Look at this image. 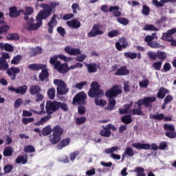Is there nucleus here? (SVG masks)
Returning a JSON list of instances; mask_svg holds the SVG:
<instances>
[{"instance_id":"obj_1","label":"nucleus","mask_w":176,"mask_h":176,"mask_svg":"<svg viewBox=\"0 0 176 176\" xmlns=\"http://www.w3.org/2000/svg\"><path fill=\"white\" fill-rule=\"evenodd\" d=\"M57 6H60L59 2H52L50 4L41 3L40 8L43 10H40L36 16L37 23H34V18H30L23 25L25 30L26 31H36L38 28H41L43 24L42 20H46L53 13H56Z\"/></svg>"},{"instance_id":"obj_2","label":"nucleus","mask_w":176,"mask_h":176,"mask_svg":"<svg viewBox=\"0 0 176 176\" xmlns=\"http://www.w3.org/2000/svg\"><path fill=\"white\" fill-rule=\"evenodd\" d=\"M41 134L44 137L50 135L49 141L50 144H52V145H56V144H57L59 141H61V137L63 136V134H64V129H63L60 125H56L52 129V126L47 125L42 129Z\"/></svg>"},{"instance_id":"obj_3","label":"nucleus","mask_w":176,"mask_h":176,"mask_svg":"<svg viewBox=\"0 0 176 176\" xmlns=\"http://www.w3.org/2000/svg\"><path fill=\"white\" fill-rule=\"evenodd\" d=\"M10 58L9 53H5L0 58V71H7L6 74L10 76L11 80H15L17 74H20V68L12 67L9 69V63L6 62V59Z\"/></svg>"},{"instance_id":"obj_4","label":"nucleus","mask_w":176,"mask_h":176,"mask_svg":"<svg viewBox=\"0 0 176 176\" xmlns=\"http://www.w3.org/2000/svg\"><path fill=\"white\" fill-rule=\"evenodd\" d=\"M60 109L64 112H67L68 111V104L56 100H47L46 102L45 110L47 115H53L54 112H57Z\"/></svg>"},{"instance_id":"obj_5","label":"nucleus","mask_w":176,"mask_h":176,"mask_svg":"<svg viewBox=\"0 0 176 176\" xmlns=\"http://www.w3.org/2000/svg\"><path fill=\"white\" fill-rule=\"evenodd\" d=\"M88 96L91 97V98H94V97L101 98L104 96V91H102V89H100V85L97 81H94L91 83Z\"/></svg>"},{"instance_id":"obj_6","label":"nucleus","mask_w":176,"mask_h":176,"mask_svg":"<svg viewBox=\"0 0 176 176\" xmlns=\"http://www.w3.org/2000/svg\"><path fill=\"white\" fill-rule=\"evenodd\" d=\"M54 84L57 86L56 91L58 96H65L69 91V88L67 87V84L63 80L55 79Z\"/></svg>"},{"instance_id":"obj_7","label":"nucleus","mask_w":176,"mask_h":176,"mask_svg":"<svg viewBox=\"0 0 176 176\" xmlns=\"http://www.w3.org/2000/svg\"><path fill=\"white\" fill-rule=\"evenodd\" d=\"M131 146L138 150L144 149V151H148L149 149H151V151H157V149H159V146H157V144L155 143L149 144L148 143L143 144L140 142H135L133 143Z\"/></svg>"},{"instance_id":"obj_8","label":"nucleus","mask_w":176,"mask_h":176,"mask_svg":"<svg viewBox=\"0 0 176 176\" xmlns=\"http://www.w3.org/2000/svg\"><path fill=\"white\" fill-rule=\"evenodd\" d=\"M155 101H156V97L149 96L138 100L136 104H138V108H142V105H144L146 108L152 109V102H155Z\"/></svg>"},{"instance_id":"obj_9","label":"nucleus","mask_w":176,"mask_h":176,"mask_svg":"<svg viewBox=\"0 0 176 176\" xmlns=\"http://www.w3.org/2000/svg\"><path fill=\"white\" fill-rule=\"evenodd\" d=\"M116 131V126L112 124H108L105 126H102V129L99 132V134L101 137H105L106 138H109L111 135H112V132L111 131Z\"/></svg>"},{"instance_id":"obj_10","label":"nucleus","mask_w":176,"mask_h":176,"mask_svg":"<svg viewBox=\"0 0 176 176\" xmlns=\"http://www.w3.org/2000/svg\"><path fill=\"white\" fill-rule=\"evenodd\" d=\"M87 95L84 91L77 94L73 98V105H86Z\"/></svg>"},{"instance_id":"obj_11","label":"nucleus","mask_w":176,"mask_h":176,"mask_svg":"<svg viewBox=\"0 0 176 176\" xmlns=\"http://www.w3.org/2000/svg\"><path fill=\"white\" fill-rule=\"evenodd\" d=\"M174 34H176V28L170 29L167 30L166 32H164L161 39L162 41H165L166 42H170L174 38V36H173Z\"/></svg>"},{"instance_id":"obj_12","label":"nucleus","mask_w":176,"mask_h":176,"mask_svg":"<svg viewBox=\"0 0 176 176\" xmlns=\"http://www.w3.org/2000/svg\"><path fill=\"white\" fill-rule=\"evenodd\" d=\"M104 32L100 29V25L95 24L94 25L92 30L88 32L87 36L89 38H94V36H97V35H102Z\"/></svg>"},{"instance_id":"obj_13","label":"nucleus","mask_w":176,"mask_h":176,"mask_svg":"<svg viewBox=\"0 0 176 176\" xmlns=\"http://www.w3.org/2000/svg\"><path fill=\"white\" fill-rule=\"evenodd\" d=\"M56 71H58L60 74H67L69 72L68 63H65L61 64V62H58L54 67Z\"/></svg>"},{"instance_id":"obj_14","label":"nucleus","mask_w":176,"mask_h":176,"mask_svg":"<svg viewBox=\"0 0 176 176\" xmlns=\"http://www.w3.org/2000/svg\"><path fill=\"white\" fill-rule=\"evenodd\" d=\"M48 32L53 34V30L54 27L57 26V14H54L50 22L47 23Z\"/></svg>"},{"instance_id":"obj_15","label":"nucleus","mask_w":176,"mask_h":176,"mask_svg":"<svg viewBox=\"0 0 176 176\" xmlns=\"http://www.w3.org/2000/svg\"><path fill=\"white\" fill-rule=\"evenodd\" d=\"M65 52L70 56H79L80 54V49L72 48L70 46H67L65 48Z\"/></svg>"},{"instance_id":"obj_16","label":"nucleus","mask_w":176,"mask_h":176,"mask_svg":"<svg viewBox=\"0 0 176 176\" xmlns=\"http://www.w3.org/2000/svg\"><path fill=\"white\" fill-rule=\"evenodd\" d=\"M9 10H10L9 16H10V17H12V19L19 17V16H20V14L21 13V12H23V10H19L17 11V7H16V6L10 8Z\"/></svg>"},{"instance_id":"obj_17","label":"nucleus","mask_w":176,"mask_h":176,"mask_svg":"<svg viewBox=\"0 0 176 176\" xmlns=\"http://www.w3.org/2000/svg\"><path fill=\"white\" fill-rule=\"evenodd\" d=\"M47 67V66L46 65H43V64L32 63V64H30L29 66H28V68L31 71H39L41 69H43L44 68H46Z\"/></svg>"},{"instance_id":"obj_18","label":"nucleus","mask_w":176,"mask_h":176,"mask_svg":"<svg viewBox=\"0 0 176 176\" xmlns=\"http://www.w3.org/2000/svg\"><path fill=\"white\" fill-rule=\"evenodd\" d=\"M121 42H122V45H121L120 43H119V42L116 43V49L117 50H118V52H122V49H126V47H127V46H129V43H127V41H126L125 38H122L121 39Z\"/></svg>"},{"instance_id":"obj_19","label":"nucleus","mask_w":176,"mask_h":176,"mask_svg":"<svg viewBox=\"0 0 176 176\" xmlns=\"http://www.w3.org/2000/svg\"><path fill=\"white\" fill-rule=\"evenodd\" d=\"M130 74V71L127 69V67L126 66H122L120 69H118L115 75L116 76H123L126 75H129Z\"/></svg>"},{"instance_id":"obj_20","label":"nucleus","mask_w":176,"mask_h":176,"mask_svg":"<svg viewBox=\"0 0 176 176\" xmlns=\"http://www.w3.org/2000/svg\"><path fill=\"white\" fill-rule=\"evenodd\" d=\"M70 142H71V140L69 138L63 139L60 142V141L58 142V145L56 146V148L60 151L63 149V148H65V146H68Z\"/></svg>"},{"instance_id":"obj_21","label":"nucleus","mask_w":176,"mask_h":176,"mask_svg":"<svg viewBox=\"0 0 176 176\" xmlns=\"http://www.w3.org/2000/svg\"><path fill=\"white\" fill-rule=\"evenodd\" d=\"M67 25L71 28L78 29L80 28V21L76 19H72L66 22Z\"/></svg>"},{"instance_id":"obj_22","label":"nucleus","mask_w":176,"mask_h":176,"mask_svg":"<svg viewBox=\"0 0 176 176\" xmlns=\"http://www.w3.org/2000/svg\"><path fill=\"white\" fill-rule=\"evenodd\" d=\"M89 74H96L97 72V65L96 63H89L87 64L84 63Z\"/></svg>"},{"instance_id":"obj_23","label":"nucleus","mask_w":176,"mask_h":176,"mask_svg":"<svg viewBox=\"0 0 176 176\" xmlns=\"http://www.w3.org/2000/svg\"><path fill=\"white\" fill-rule=\"evenodd\" d=\"M120 8L118 6H110L109 9V12H113V15L114 17H120L122 16V12L119 11Z\"/></svg>"},{"instance_id":"obj_24","label":"nucleus","mask_w":176,"mask_h":176,"mask_svg":"<svg viewBox=\"0 0 176 176\" xmlns=\"http://www.w3.org/2000/svg\"><path fill=\"white\" fill-rule=\"evenodd\" d=\"M41 91L42 89L38 85H32L29 89V92L32 96H35L36 94L41 93Z\"/></svg>"},{"instance_id":"obj_25","label":"nucleus","mask_w":176,"mask_h":176,"mask_svg":"<svg viewBox=\"0 0 176 176\" xmlns=\"http://www.w3.org/2000/svg\"><path fill=\"white\" fill-rule=\"evenodd\" d=\"M170 93V91L168 89H166L164 87H161L159 89L158 92L157 94V98H160L161 100H163L164 97H166V94H168Z\"/></svg>"},{"instance_id":"obj_26","label":"nucleus","mask_w":176,"mask_h":176,"mask_svg":"<svg viewBox=\"0 0 176 176\" xmlns=\"http://www.w3.org/2000/svg\"><path fill=\"white\" fill-rule=\"evenodd\" d=\"M41 72L38 74V78L41 82H45L49 78V71L46 68L41 69Z\"/></svg>"},{"instance_id":"obj_27","label":"nucleus","mask_w":176,"mask_h":176,"mask_svg":"<svg viewBox=\"0 0 176 176\" xmlns=\"http://www.w3.org/2000/svg\"><path fill=\"white\" fill-rule=\"evenodd\" d=\"M48 115V114H47ZM52 119V116L48 115L45 117L41 118L37 122H34L35 126H42V124H45L47 120H50Z\"/></svg>"},{"instance_id":"obj_28","label":"nucleus","mask_w":176,"mask_h":176,"mask_svg":"<svg viewBox=\"0 0 176 176\" xmlns=\"http://www.w3.org/2000/svg\"><path fill=\"white\" fill-rule=\"evenodd\" d=\"M143 31H154L157 32V31H159V28L153 24H146L143 28Z\"/></svg>"},{"instance_id":"obj_29","label":"nucleus","mask_w":176,"mask_h":176,"mask_svg":"<svg viewBox=\"0 0 176 176\" xmlns=\"http://www.w3.org/2000/svg\"><path fill=\"white\" fill-rule=\"evenodd\" d=\"M157 58H158V60H160V61L163 63V61H164L166 60V58H167V53H166L165 52H162V51H157Z\"/></svg>"},{"instance_id":"obj_30","label":"nucleus","mask_w":176,"mask_h":176,"mask_svg":"<svg viewBox=\"0 0 176 176\" xmlns=\"http://www.w3.org/2000/svg\"><path fill=\"white\" fill-rule=\"evenodd\" d=\"M121 122L124 123V124H130L133 122V118H131V115H125L121 118Z\"/></svg>"},{"instance_id":"obj_31","label":"nucleus","mask_w":176,"mask_h":176,"mask_svg":"<svg viewBox=\"0 0 176 176\" xmlns=\"http://www.w3.org/2000/svg\"><path fill=\"white\" fill-rule=\"evenodd\" d=\"M0 48L4 49L6 52H13L14 50V48L13 47V46H12V45L9 43H6V44L0 43Z\"/></svg>"},{"instance_id":"obj_32","label":"nucleus","mask_w":176,"mask_h":176,"mask_svg":"<svg viewBox=\"0 0 176 176\" xmlns=\"http://www.w3.org/2000/svg\"><path fill=\"white\" fill-rule=\"evenodd\" d=\"M116 105V100L115 99H109V104L106 107L107 111H113V108H115Z\"/></svg>"},{"instance_id":"obj_33","label":"nucleus","mask_w":176,"mask_h":176,"mask_svg":"<svg viewBox=\"0 0 176 176\" xmlns=\"http://www.w3.org/2000/svg\"><path fill=\"white\" fill-rule=\"evenodd\" d=\"M6 39H8V41H19L20 36L17 33H10L7 35Z\"/></svg>"},{"instance_id":"obj_34","label":"nucleus","mask_w":176,"mask_h":176,"mask_svg":"<svg viewBox=\"0 0 176 176\" xmlns=\"http://www.w3.org/2000/svg\"><path fill=\"white\" fill-rule=\"evenodd\" d=\"M149 118L153 119V120H159L160 122L164 119V113H160L158 115L150 114Z\"/></svg>"},{"instance_id":"obj_35","label":"nucleus","mask_w":176,"mask_h":176,"mask_svg":"<svg viewBox=\"0 0 176 176\" xmlns=\"http://www.w3.org/2000/svg\"><path fill=\"white\" fill-rule=\"evenodd\" d=\"M99 98L100 97L95 96V104L101 108H104L107 105V101L102 100V99L100 100Z\"/></svg>"},{"instance_id":"obj_36","label":"nucleus","mask_w":176,"mask_h":176,"mask_svg":"<svg viewBox=\"0 0 176 176\" xmlns=\"http://www.w3.org/2000/svg\"><path fill=\"white\" fill-rule=\"evenodd\" d=\"M135 173H136V176H146L145 174V169L143 167L138 166L135 168Z\"/></svg>"},{"instance_id":"obj_37","label":"nucleus","mask_w":176,"mask_h":176,"mask_svg":"<svg viewBox=\"0 0 176 176\" xmlns=\"http://www.w3.org/2000/svg\"><path fill=\"white\" fill-rule=\"evenodd\" d=\"M111 90L114 92V94H116V96L118 97L119 94H122L123 93V91L122 90V88L118 85H116L111 87Z\"/></svg>"},{"instance_id":"obj_38","label":"nucleus","mask_w":176,"mask_h":176,"mask_svg":"<svg viewBox=\"0 0 176 176\" xmlns=\"http://www.w3.org/2000/svg\"><path fill=\"white\" fill-rule=\"evenodd\" d=\"M28 90V87L27 85H23L16 88V94H25Z\"/></svg>"},{"instance_id":"obj_39","label":"nucleus","mask_w":176,"mask_h":176,"mask_svg":"<svg viewBox=\"0 0 176 176\" xmlns=\"http://www.w3.org/2000/svg\"><path fill=\"white\" fill-rule=\"evenodd\" d=\"M28 162V160L27 157H24L23 155H19L16 159V164H20V163H22V164H25Z\"/></svg>"},{"instance_id":"obj_40","label":"nucleus","mask_w":176,"mask_h":176,"mask_svg":"<svg viewBox=\"0 0 176 176\" xmlns=\"http://www.w3.org/2000/svg\"><path fill=\"white\" fill-rule=\"evenodd\" d=\"M3 155L6 157H8L9 156H12L13 155V150H12V147L8 146L6 148H4V151L3 152Z\"/></svg>"},{"instance_id":"obj_41","label":"nucleus","mask_w":176,"mask_h":176,"mask_svg":"<svg viewBox=\"0 0 176 176\" xmlns=\"http://www.w3.org/2000/svg\"><path fill=\"white\" fill-rule=\"evenodd\" d=\"M47 96L50 100H54V98L56 97V89L54 88L49 89L47 91Z\"/></svg>"},{"instance_id":"obj_42","label":"nucleus","mask_w":176,"mask_h":176,"mask_svg":"<svg viewBox=\"0 0 176 176\" xmlns=\"http://www.w3.org/2000/svg\"><path fill=\"white\" fill-rule=\"evenodd\" d=\"M124 56L126 58H130L131 60H135V58H137V53L135 52H125Z\"/></svg>"},{"instance_id":"obj_43","label":"nucleus","mask_w":176,"mask_h":176,"mask_svg":"<svg viewBox=\"0 0 176 176\" xmlns=\"http://www.w3.org/2000/svg\"><path fill=\"white\" fill-rule=\"evenodd\" d=\"M58 60V56L54 55V56L50 58V64H51L52 65H54V68H55L57 63H60V61Z\"/></svg>"},{"instance_id":"obj_44","label":"nucleus","mask_w":176,"mask_h":176,"mask_svg":"<svg viewBox=\"0 0 176 176\" xmlns=\"http://www.w3.org/2000/svg\"><path fill=\"white\" fill-rule=\"evenodd\" d=\"M106 97L109 99H114L116 98V95L114 94L112 88L110 89L109 91H107L105 93Z\"/></svg>"},{"instance_id":"obj_45","label":"nucleus","mask_w":176,"mask_h":176,"mask_svg":"<svg viewBox=\"0 0 176 176\" xmlns=\"http://www.w3.org/2000/svg\"><path fill=\"white\" fill-rule=\"evenodd\" d=\"M13 168H14V166L12 164L5 165L3 167L4 174H9V173H12Z\"/></svg>"},{"instance_id":"obj_46","label":"nucleus","mask_w":176,"mask_h":176,"mask_svg":"<svg viewBox=\"0 0 176 176\" xmlns=\"http://www.w3.org/2000/svg\"><path fill=\"white\" fill-rule=\"evenodd\" d=\"M38 54H42V47H36L33 49L32 52V56L35 57V56H38Z\"/></svg>"},{"instance_id":"obj_47","label":"nucleus","mask_w":176,"mask_h":176,"mask_svg":"<svg viewBox=\"0 0 176 176\" xmlns=\"http://www.w3.org/2000/svg\"><path fill=\"white\" fill-rule=\"evenodd\" d=\"M23 151L26 153H34L35 152V148L32 145H27L24 147Z\"/></svg>"},{"instance_id":"obj_48","label":"nucleus","mask_w":176,"mask_h":176,"mask_svg":"<svg viewBox=\"0 0 176 176\" xmlns=\"http://www.w3.org/2000/svg\"><path fill=\"white\" fill-rule=\"evenodd\" d=\"M133 115H138V116H144V112H142V107H138L132 110Z\"/></svg>"},{"instance_id":"obj_49","label":"nucleus","mask_w":176,"mask_h":176,"mask_svg":"<svg viewBox=\"0 0 176 176\" xmlns=\"http://www.w3.org/2000/svg\"><path fill=\"white\" fill-rule=\"evenodd\" d=\"M164 130L165 131H175V127L173 124H164Z\"/></svg>"},{"instance_id":"obj_50","label":"nucleus","mask_w":176,"mask_h":176,"mask_svg":"<svg viewBox=\"0 0 176 176\" xmlns=\"http://www.w3.org/2000/svg\"><path fill=\"white\" fill-rule=\"evenodd\" d=\"M124 107L125 109H119V113L120 115H126V113L129 112V109H130V104H124Z\"/></svg>"},{"instance_id":"obj_51","label":"nucleus","mask_w":176,"mask_h":176,"mask_svg":"<svg viewBox=\"0 0 176 176\" xmlns=\"http://www.w3.org/2000/svg\"><path fill=\"white\" fill-rule=\"evenodd\" d=\"M9 30H10V27L8 25L0 26V35H2V34H6Z\"/></svg>"},{"instance_id":"obj_52","label":"nucleus","mask_w":176,"mask_h":176,"mask_svg":"<svg viewBox=\"0 0 176 176\" xmlns=\"http://www.w3.org/2000/svg\"><path fill=\"white\" fill-rule=\"evenodd\" d=\"M72 10L74 14H76L78 13V10H80V7H79V3H74L72 6Z\"/></svg>"},{"instance_id":"obj_53","label":"nucleus","mask_w":176,"mask_h":176,"mask_svg":"<svg viewBox=\"0 0 176 176\" xmlns=\"http://www.w3.org/2000/svg\"><path fill=\"white\" fill-rule=\"evenodd\" d=\"M163 64V62L162 61H157L153 63V68L155 69V71H160V69L162 68V65Z\"/></svg>"},{"instance_id":"obj_54","label":"nucleus","mask_w":176,"mask_h":176,"mask_svg":"<svg viewBox=\"0 0 176 176\" xmlns=\"http://www.w3.org/2000/svg\"><path fill=\"white\" fill-rule=\"evenodd\" d=\"M148 46L152 49H160V47H163V45L157 43V41H153Z\"/></svg>"},{"instance_id":"obj_55","label":"nucleus","mask_w":176,"mask_h":176,"mask_svg":"<svg viewBox=\"0 0 176 176\" xmlns=\"http://www.w3.org/2000/svg\"><path fill=\"white\" fill-rule=\"evenodd\" d=\"M87 118L86 117H80L76 118V123L80 126V124H84L86 123Z\"/></svg>"},{"instance_id":"obj_56","label":"nucleus","mask_w":176,"mask_h":176,"mask_svg":"<svg viewBox=\"0 0 176 176\" xmlns=\"http://www.w3.org/2000/svg\"><path fill=\"white\" fill-rule=\"evenodd\" d=\"M34 13V8L27 6L25 8L24 16H30Z\"/></svg>"},{"instance_id":"obj_57","label":"nucleus","mask_w":176,"mask_h":176,"mask_svg":"<svg viewBox=\"0 0 176 176\" xmlns=\"http://www.w3.org/2000/svg\"><path fill=\"white\" fill-rule=\"evenodd\" d=\"M117 21L120 23V24H122V25H127L130 23L129 19L126 18H117Z\"/></svg>"},{"instance_id":"obj_58","label":"nucleus","mask_w":176,"mask_h":176,"mask_svg":"<svg viewBox=\"0 0 176 176\" xmlns=\"http://www.w3.org/2000/svg\"><path fill=\"white\" fill-rule=\"evenodd\" d=\"M124 153L126 154L127 156H130L131 157L134 156V150H133V148L131 147H126Z\"/></svg>"},{"instance_id":"obj_59","label":"nucleus","mask_w":176,"mask_h":176,"mask_svg":"<svg viewBox=\"0 0 176 176\" xmlns=\"http://www.w3.org/2000/svg\"><path fill=\"white\" fill-rule=\"evenodd\" d=\"M23 58V56L21 55H16L14 56L12 60H11L12 64H19L20 63V60Z\"/></svg>"},{"instance_id":"obj_60","label":"nucleus","mask_w":176,"mask_h":176,"mask_svg":"<svg viewBox=\"0 0 176 176\" xmlns=\"http://www.w3.org/2000/svg\"><path fill=\"white\" fill-rule=\"evenodd\" d=\"M165 135L168 138L174 139L176 138V132L175 131H166L165 132Z\"/></svg>"},{"instance_id":"obj_61","label":"nucleus","mask_w":176,"mask_h":176,"mask_svg":"<svg viewBox=\"0 0 176 176\" xmlns=\"http://www.w3.org/2000/svg\"><path fill=\"white\" fill-rule=\"evenodd\" d=\"M147 56L151 60H156L157 58V52H147Z\"/></svg>"},{"instance_id":"obj_62","label":"nucleus","mask_w":176,"mask_h":176,"mask_svg":"<svg viewBox=\"0 0 176 176\" xmlns=\"http://www.w3.org/2000/svg\"><path fill=\"white\" fill-rule=\"evenodd\" d=\"M119 149V147L118 146H113L110 148H106L104 149L105 153L109 154V153H113V152H116Z\"/></svg>"},{"instance_id":"obj_63","label":"nucleus","mask_w":176,"mask_h":176,"mask_svg":"<svg viewBox=\"0 0 176 176\" xmlns=\"http://www.w3.org/2000/svg\"><path fill=\"white\" fill-rule=\"evenodd\" d=\"M118 35H119V31L116 30H113L109 32V33L107 34L109 38H115V36H118Z\"/></svg>"},{"instance_id":"obj_64","label":"nucleus","mask_w":176,"mask_h":176,"mask_svg":"<svg viewBox=\"0 0 176 176\" xmlns=\"http://www.w3.org/2000/svg\"><path fill=\"white\" fill-rule=\"evenodd\" d=\"M153 39H155V37H153V36L147 35L144 38V42H146L148 46H149V45H151V43L153 42Z\"/></svg>"}]
</instances>
